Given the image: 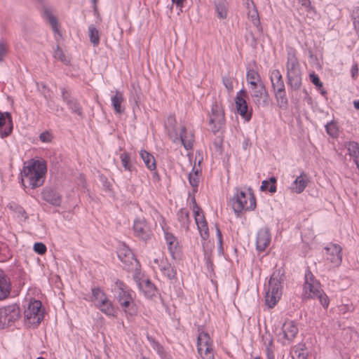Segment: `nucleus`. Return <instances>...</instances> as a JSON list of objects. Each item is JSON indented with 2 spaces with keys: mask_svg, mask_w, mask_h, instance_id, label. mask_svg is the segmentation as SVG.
<instances>
[{
  "mask_svg": "<svg viewBox=\"0 0 359 359\" xmlns=\"http://www.w3.org/2000/svg\"><path fill=\"white\" fill-rule=\"evenodd\" d=\"M133 231L135 236L143 241H147L151 238V228L143 217H138L134 220Z\"/></svg>",
  "mask_w": 359,
  "mask_h": 359,
  "instance_id": "nucleus-13",
  "label": "nucleus"
},
{
  "mask_svg": "<svg viewBox=\"0 0 359 359\" xmlns=\"http://www.w3.org/2000/svg\"><path fill=\"white\" fill-rule=\"evenodd\" d=\"M231 203L233 210L238 216L243 211H252L256 208V198L250 188L245 190L236 189Z\"/></svg>",
  "mask_w": 359,
  "mask_h": 359,
  "instance_id": "nucleus-4",
  "label": "nucleus"
},
{
  "mask_svg": "<svg viewBox=\"0 0 359 359\" xmlns=\"http://www.w3.org/2000/svg\"><path fill=\"white\" fill-rule=\"evenodd\" d=\"M352 20L354 29L359 35V8L353 11Z\"/></svg>",
  "mask_w": 359,
  "mask_h": 359,
  "instance_id": "nucleus-49",
  "label": "nucleus"
},
{
  "mask_svg": "<svg viewBox=\"0 0 359 359\" xmlns=\"http://www.w3.org/2000/svg\"><path fill=\"white\" fill-rule=\"evenodd\" d=\"M224 114L222 105L215 102L212 104L210 114L209 125L211 130L215 133L224 126Z\"/></svg>",
  "mask_w": 359,
  "mask_h": 359,
  "instance_id": "nucleus-10",
  "label": "nucleus"
},
{
  "mask_svg": "<svg viewBox=\"0 0 359 359\" xmlns=\"http://www.w3.org/2000/svg\"><path fill=\"white\" fill-rule=\"evenodd\" d=\"M286 72L287 84L293 90H298L302 85V72L295 51L293 49L287 51Z\"/></svg>",
  "mask_w": 359,
  "mask_h": 359,
  "instance_id": "nucleus-5",
  "label": "nucleus"
},
{
  "mask_svg": "<svg viewBox=\"0 0 359 359\" xmlns=\"http://www.w3.org/2000/svg\"><path fill=\"white\" fill-rule=\"evenodd\" d=\"M140 155L142 159L145 166L151 171L155 170L156 168V160L154 156L144 149L140 151Z\"/></svg>",
  "mask_w": 359,
  "mask_h": 359,
  "instance_id": "nucleus-29",
  "label": "nucleus"
},
{
  "mask_svg": "<svg viewBox=\"0 0 359 359\" xmlns=\"http://www.w3.org/2000/svg\"><path fill=\"white\" fill-rule=\"evenodd\" d=\"M298 332V328L293 321H286L278 334V340L283 344H287L293 340Z\"/></svg>",
  "mask_w": 359,
  "mask_h": 359,
  "instance_id": "nucleus-14",
  "label": "nucleus"
},
{
  "mask_svg": "<svg viewBox=\"0 0 359 359\" xmlns=\"http://www.w3.org/2000/svg\"><path fill=\"white\" fill-rule=\"evenodd\" d=\"M348 155L353 158L355 163L359 161V144L355 142H349L346 144Z\"/></svg>",
  "mask_w": 359,
  "mask_h": 359,
  "instance_id": "nucleus-36",
  "label": "nucleus"
},
{
  "mask_svg": "<svg viewBox=\"0 0 359 359\" xmlns=\"http://www.w3.org/2000/svg\"><path fill=\"white\" fill-rule=\"evenodd\" d=\"M111 93L113 95L111 97V103L112 107L116 114H121L125 111V97L123 93L116 90L115 91H112Z\"/></svg>",
  "mask_w": 359,
  "mask_h": 359,
  "instance_id": "nucleus-18",
  "label": "nucleus"
},
{
  "mask_svg": "<svg viewBox=\"0 0 359 359\" xmlns=\"http://www.w3.org/2000/svg\"><path fill=\"white\" fill-rule=\"evenodd\" d=\"M25 323L29 327L37 326L43 318V311L41 309L40 301H31L24 311Z\"/></svg>",
  "mask_w": 359,
  "mask_h": 359,
  "instance_id": "nucleus-7",
  "label": "nucleus"
},
{
  "mask_svg": "<svg viewBox=\"0 0 359 359\" xmlns=\"http://www.w3.org/2000/svg\"><path fill=\"white\" fill-rule=\"evenodd\" d=\"M271 233L268 228L261 229L257 234L256 239V248L259 252H263L269 245L271 243Z\"/></svg>",
  "mask_w": 359,
  "mask_h": 359,
  "instance_id": "nucleus-17",
  "label": "nucleus"
},
{
  "mask_svg": "<svg viewBox=\"0 0 359 359\" xmlns=\"http://www.w3.org/2000/svg\"><path fill=\"white\" fill-rule=\"evenodd\" d=\"M118 256L123 262H130L131 264L138 265V261L134 258L133 254L128 248L120 249L118 252Z\"/></svg>",
  "mask_w": 359,
  "mask_h": 359,
  "instance_id": "nucleus-32",
  "label": "nucleus"
},
{
  "mask_svg": "<svg viewBox=\"0 0 359 359\" xmlns=\"http://www.w3.org/2000/svg\"><path fill=\"white\" fill-rule=\"evenodd\" d=\"M222 81L223 84L228 90L231 91L233 90V83L229 78L224 77Z\"/></svg>",
  "mask_w": 359,
  "mask_h": 359,
  "instance_id": "nucleus-56",
  "label": "nucleus"
},
{
  "mask_svg": "<svg viewBox=\"0 0 359 359\" xmlns=\"http://www.w3.org/2000/svg\"><path fill=\"white\" fill-rule=\"evenodd\" d=\"M246 91L244 89L239 90L235 97V105L238 114L246 121H249L252 117V112L248 110V106L245 100Z\"/></svg>",
  "mask_w": 359,
  "mask_h": 359,
  "instance_id": "nucleus-12",
  "label": "nucleus"
},
{
  "mask_svg": "<svg viewBox=\"0 0 359 359\" xmlns=\"http://www.w3.org/2000/svg\"><path fill=\"white\" fill-rule=\"evenodd\" d=\"M244 4L248 19L258 29H261L259 16L255 3L252 0H245Z\"/></svg>",
  "mask_w": 359,
  "mask_h": 359,
  "instance_id": "nucleus-19",
  "label": "nucleus"
},
{
  "mask_svg": "<svg viewBox=\"0 0 359 359\" xmlns=\"http://www.w3.org/2000/svg\"><path fill=\"white\" fill-rule=\"evenodd\" d=\"M147 339L150 344V346L152 347V348L157 352L158 355L162 359H165L166 358V353L164 351L163 347L157 341H156L153 337L147 336Z\"/></svg>",
  "mask_w": 359,
  "mask_h": 359,
  "instance_id": "nucleus-41",
  "label": "nucleus"
},
{
  "mask_svg": "<svg viewBox=\"0 0 359 359\" xmlns=\"http://www.w3.org/2000/svg\"><path fill=\"white\" fill-rule=\"evenodd\" d=\"M351 72L353 78H355L358 75V68L357 64L352 65Z\"/></svg>",
  "mask_w": 359,
  "mask_h": 359,
  "instance_id": "nucleus-59",
  "label": "nucleus"
},
{
  "mask_svg": "<svg viewBox=\"0 0 359 359\" xmlns=\"http://www.w3.org/2000/svg\"><path fill=\"white\" fill-rule=\"evenodd\" d=\"M264 344L266 346V347H269L271 348V346H272L273 344V340L271 337L269 338H265L264 339Z\"/></svg>",
  "mask_w": 359,
  "mask_h": 359,
  "instance_id": "nucleus-62",
  "label": "nucleus"
},
{
  "mask_svg": "<svg viewBox=\"0 0 359 359\" xmlns=\"http://www.w3.org/2000/svg\"><path fill=\"white\" fill-rule=\"evenodd\" d=\"M303 296L307 299H318L324 308H327L329 306V299L322 290L320 282L309 271L305 273Z\"/></svg>",
  "mask_w": 359,
  "mask_h": 359,
  "instance_id": "nucleus-3",
  "label": "nucleus"
},
{
  "mask_svg": "<svg viewBox=\"0 0 359 359\" xmlns=\"http://www.w3.org/2000/svg\"><path fill=\"white\" fill-rule=\"evenodd\" d=\"M201 160H198V165L194 164L191 171L189 175V181L191 186L197 188L200 182V174L201 172Z\"/></svg>",
  "mask_w": 359,
  "mask_h": 359,
  "instance_id": "nucleus-27",
  "label": "nucleus"
},
{
  "mask_svg": "<svg viewBox=\"0 0 359 359\" xmlns=\"http://www.w3.org/2000/svg\"><path fill=\"white\" fill-rule=\"evenodd\" d=\"M7 53V47L4 43H0V61L4 60Z\"/></svg>",
  "mask_w": 359,
  "mask_h": 359,
  "instance_id": "nucleus-57",
  "label": "nucleus"
},
{
  "mask_svg": "<svg viewBox=\"0 0 359 359\" xmlns=\"http://www.w3.org/2000/svg\"><path fill=\"white\" fill-rule=\"evenodd\" d=\"M11 290L9 278L0 269V300L7 298Z\"/></svg>",
  "mask_w": 359,
  "mask_h": 359,
  "instance_id": "nucleus-22",
  "label": "nucleus"
},
{
  "mask_svg": "<svg viewBox=\"0 0 359 359\" xmlns=\"http://www.w3.org/2000/svg\"><path fill=\"white\" fill-rule=\"evenodd\" d=\"M250 93L253 103L258 108L265 107L269 105L270 97L264 84L250 88Z\"/></svg>",
  "mask_w": 359,
  "mask_h": 359,
  "instance_id": "nucleus-11",
  "label": "nucleus"
},
{
  "mask_svg": "<svg viewBox=\"0 0 359 359\" xmlns=\"http://www.w3.org/2000/svg\"><path fill=\"white\" fill-rule=\"evenodd\" d=\"M165 260L166 259L164 258V257L162 255H159L158 257L154 259L153 268L154 269L160 270V266L163 264L162 263H163Z\"/></svg>",
  "mask_w": 359,
  "mask_h": 359,
  "instance_id": "nucleus-54",
  "label": "nucleus"
},
{
  "mask_svg": "<svg viewBox=\"0 0 359 359\" xmlns=\"http://www.w3.org/2000/svg\"><path fill=\"white\" fill-rule=\"evenodd\" d=\"M10 208L18 215V217L23 219H26L27 218V215L22 207L15 204H10Z\"/></svg>",
  "mask_w": 359,
  "mask_h": 359,
  "instance_id": "nucleus-48",
  "label": "nucleus"
},
{
  "mask_svg": "<svg viewBox=\"0 0 359 359\" xmlns=\"http://www.w3.org/2000/svg\"><path fill=\"white\" fill-rule=\"evenodd\" d=\"M53 135L48 131L42 133L39 135V140L44 143H49L52 141Z\"/></svg>",
  "mask_w": 359,
  "mask_h": 359,
  "instance_id": "nucleus-52",
  "label": "nucleus"
},
{
  "mask_svg": "<svg viewBox=\"0 0 359 359\" xmlns=\"http://www.w3.org/2000/svg\"><path fill=\"white\" fill-rule=\"evenodd\" d=\"M278 106L281 109H285L287 105V98L285 88L273 90Z\"/></svg>",
  "mask_w": 359,
  "mask_h": 359,
  "instance_id": "nucleus-35",
  "label": "nucleus"
},
{
  "mask_svg": "<svg viewBox=\"0 0 359 359\" xmlns=\"http://www.w3.org/2000/svg\"><path fill=\"white\" fill-rule=\"evenodd\" d=\"M276 179L274 177H271L269 181L264 180L262 182L261 189L262 191L269 190L271 193H275L276 191Z\"/></svg>",
  "mask_w": 359,
  "mask_h": 359,
  "instance_id": "nucleus-43",
  "label": "nucleus"
},
{
  "mask_svg": "<svg viewBox=\"0 0 359 359\" xmlns=\"http://www.w3.org/2000/svg\"><path fill=\"white\" fill-rule=\"evenodd\" d=\"M216 233H217V241H218V243H219V248H222V233H221L220 230L217 227L216 229Z\"/></svg>",
  "mask_w": 359,
  "mask_h": 359,
  "instance_id": "nucleus-60",
  "label": "nucleus"
},
{
  "mask_svg": "<svg viewBox=\"0 0 359 359\" xmlns=\"http://www.w3.org/2000/svg\"><path fill=\"white\" fill-rule=\"evenodd\" d=\"M107 299V295L100 288L95 287L92 289V301L96 306L101 303L103 304Z\"/></svg>",
  "mask_w": 359,
  "mask_h": 359,
  "instance_id": "nucleus-37",
  "label": "nucleus"
},
{
  "mask_svg": "<svg viewBox=\"0 0 359 359\" xmlns=\"http://www.w3.org/2000/svg\"><path fill=\"white\" fill-rule=\"evenodd\" d=\"M162 264H163L160 266L159 271H161L163 274L168 277V278H174L176 275V271L174 270L171 264L168 263L167 259Z\"/></svg>",
  "mask_w": 359,
  "mask_h": 359,
  "instance_id": "nucleus-40",
  "label": "nucleus"
},
{
  "mask_svg": "<svg viewBox=\"0 0 359 359\" xmlns=\"http://www.w3.org/2000/svg\"><path fill=\"white\" fill-rule=\"evenodd\" d=\"M53 57L65 64L69 62V59L65 56L62 50L58 46L54 50Z\"/></svg>",
  "mask_w": 359,
  "mask_h": 359,
  "instance_id": "nucleus-46",
  "label": "nucleus"
},
{
  "mask_svg": "<svg viewBox=\"0 0 359 359\" xmlns=\"http://www.w3.org/2000/svg\"><path fill=\"white\" fill-rule=\"evenodd\" d=\"M266 356H267L268 359H275L273 351L271 350V348L266 347Z\"/></svg>",
  "mask_w": 359,
  "mask_h": 359,
  "instance_id": "nucleus-61",
  "label": "nucleus"
},
{
  "mask_svg": "<svg viewBox=\"0 0 359 359\" xmlns=\"http://www.w3.org/2000/svg\"><path fill=\"white\" fill-rule=\"evenodd\" d=\"M177 218L182 227L188 229L191 222L188 211L186 209H180L177 212Z\"/></svg>",
  "mask_w": 359,
  "mask_h": 359,
  "instance_id": "nucleus-39",
  "label": "nucleus"
},
{
  "mask_svg": "<svg viewBox=\"0 0 359 359\" xmlns=\"http://www.w3.org/2000/svg\"><path fill=\"white\" fill-rule=\"evenodd\" d=\"M34 250L39 254L43 255L46 252V246L43 243H36L33 247Z\"/></svg>",
  "mask_w": 359,
  "mask_h": 359,
  "instance_id": "nucleus-51",
  "label": "nucleus"
},
{
  "mask_svg": "<svg viewBox=\"0 0 359 359\" xmlns=\"http://www.w3.org/2000/svg\"><path fill=\"white\" fill-rule=\"evenodd\" d=\"M170 137L174 142H180L187 149H191L194 141V135L191 131H187L184 126H181L180 135L177 133H170Z\"/></svg>",
  "mask_w": 359,
  "mask_h": 359,
  "instance_id": "nucleus-15",
  "label": "nucleus"
},
{
  "mask_svg": "<svg viewBox=\"0 0 359 359\" xmlns=\"http://www.w3.org/2000/svg\"><path fill=\"white\" fill-rule=\"evenodd\" d=\"M115 298L127 316L137 314L138 308L135 302L134 293L122 282L116 283Z\"/></svg>",
  "mask_w": 359,
  "mask_h": 359,
  "instance_id": "nucleus-2",
  "label": "nucleus"
},
{
  "mask_svg": "<svg viewBox=\"0 0 359 359\" xmlns=\"http://www.w3.org/2000/svg\"><path fill=\"white\" fill-rule=\"evenodd\" d=\"M198 231L203 240H206L209 237V230L206 220L196 224Z\"/></svg>",
  "mask_w": 359,
  "mask_h": 359,
  "instance_id": "nucleus-45",
  "label": "nucleus"
},
{
  "mask_svg": "<svg viewBox=\"0 0 359 359\" xmlns=\"http://www.w3.org/2000/svg\"><path fill=\"white\" fill-rule=\"evenodd\" d=\"M197 350L202 359H215L212 340L207 332H201L198 334Z\"/></svg>",
  "mask_w": 359,
  "mask_h": 359,
  "instance_id": "nucleus-9",
  "label": "nucleus"
},
{
  "mask_svg": "<svg viewBox=\"0 0 359 359\" xmlns=\"http://www.w3.org/2000/svg\"><path fill=\"white\" fill-rule=\"evenodd\" d=\"M12 128L11 114L8 112L0 111V136L1 137L8 136L11 133Z\"/></svg>",
  "mask_w": 359,
  "mask_h": 359,
  "instance_id": "nucleus-21",
  "label": "nucleus"
},
{
  "mask_svg": "<svg viewBox=\"0 0 359 359\" xmlns=\"http://www.w3.org/2000/svg\"><path fill=\"white\" fill-rule=\"evenodd\" d=\"M311 82L318 88H321L323 86L322 82L317 74L315 73L310 74L309 75Z\"/></svg>",
  "mask_w": 359,
  "mask_h": 359,
  "instance_id": "nucleus-53",
  "label": "nucleus"
},
{
  "mask_svg": "<svg viewBox=\"0 0 359 359\" xmlns=\"http://www.w3.org/2000/svg\"><path fill=\"white\" fill-rule=\"evenodd\" d=\"M325 129H326L327 133L330 135L334 136L337 135V130H336V127L334 123H327L325 126Z\"/></svg>",
  "mask_w": 359,
  "mask_h": 359,
  "instance_id": "nucleus-55",
  "label": "nucleus"
},
{
  "mask_svg": "<svg viewBox=\"0 0 359 359\" xmlns=\"http://www.w3.org/2000/svg\"><path fill=\"white\" fill-rule=\"evenodd\" d=\"M42 17L50 25L54 33L60 34L57 19L50 9H45L42 13Z\"/></svg>",
  "mask_w": 359,
  "mask_h": 359,
  "instance_id": "nucleus-28",
  "label": "nucleus"
},
{
  "mask_svg": "<svg viewBox=\"0 0 359 359\" xmlns=\"http://www.w3.org/2000/svg\"><path fill=\"white\" fill-rule=\"evenodd\" d=\"M43 200L55 206H60L62 202L61 196L52 189H46L42 192Z\"/></svg>",
  "mask_w": 359,
  "mask_h": 359,
  "instance_id": "nucleus-24",
  "label": "nucleus"
},
{
  "mask_svg": "<svg viewBox=\"0 0 359 359\" xmlns=\"http://www.w3.org/2000/svg\"><path fill=\"white\" fill-rule=\"evenodd\" d=\"M132 265L134 266L135 267V270L133 274V278L136 282L137 285H138L140 282H141L143 279L146 278L143 277V275L142 274L140 270L138 269L139 264L137 266H135V264Z\"/></svg>",
  "mask_w": 359,
  "mask_h": 359,
  "instance_id": "nucleus-50",
  "label": "nucleus"
},
{
  "mask_svg": "<svg viewBox=\"0 0 359 359\" xmlns=\"http://www.w3.org/2000/svg\"><path fill=\"white\" fill-rule=\"evenodd\" d=\"M353 104L354 107L356 109L359 110V100H353Z\"/></svg>",
  "mask_w": 359,
  "mask_h": 359,
  "instance_id": "nucleus-64",
  "label": "nucleus"
},
{
  "mask_svg": "<svg viewBox=\"0 0 359 359\" xmlns=\"http://www.w3.org/2000/svg\"><path fill=\"white\" fill-rule=\"evenodd\" d=\"M47 171L46 162L43 160H30L21 172V181L24 187L34 189L41 187Z\"/></svg>",
  "mask_w": 359,
  "mask_h": 359,
  "instance_id": "nucleus-1",
  "label": "nucleus"
},
{
  "mask_svg": "<svg viewBox=\"0 0 359 359\" xmlns=\"http://www.w3.org/2000/svg\"><path fill=\"white\" fill-rule=\"evenodd\" d=\"M282 288L279 275L273 273L270 278L265 295V302L269 308L274 307L278 302L282 295Z\"/></svg>",
  "mask_w": 359,
  "mask_h": 359,
  "instance_id": "nucleus-6",
  "label": "nucleus"
},
{
  "mask_svg": "<svg viewBox=\"0 0 359 359\" xmlns=\"http://www.w3.org/2000/svg\"><path fill=\"white\" fill-rule=\"evenodd\" d=\"M217 15L219 19H226L228 15V3L226 0H215Z\"/></svg>",
  "mask_w": 359,
  "mask_h": 359,
  "instance_id": "nucleus-30",
  "label": "nucleus"
},
{
  "mask_svg": "<svg viewBox=\"0 0 359 359\" xmlns=\"http://www.w3.org/2000/svg\"><path fill=\"white\" fill-rule=\"evenodd\" d=\"M172 4H175L177 7L182 8L184 1L185 0H171Z\"/></svg>",
  "mask_w": 359,
  "mask_h": 359,
  "instance_id": "nucleus-63",
  "label": "nucleus"
},
{
  "mask_svg": "<svg viewBox=\"0 0 359 359\" xmlns=\"http://www.w3.org/2000/svg\"><path fill=\"white\" fill-rule=\"evenodd\" d=\"M327 252V260L329 261L333 266H338L341 264L342 260L341 248L337 244H330L325 248Z\"/></svg>",
  "mask_w": 359,
  "mask_h": 359,
  "instance_id": "nucleus-16",
  "label": "nucleus"
},
{
  "mask_svg": "<svg viewBox=\"0 0 359 359\" xmlns=\"http://www.w3.org/2000/svg\"><path fill=\"white\" fill-rule=\"evenodd\" d=\"M137 286L138 288L144 294L146 297L151 298L155 295L156 287L149 279H143L139 283Z\"/></svg>",
  "mask_w": 359,
  "mask_h": 359,
  "instance_id": "nucleus-26",
  "label": "nucleus"
},
{
  "mask_svg": "<svg viewBox=\"0 0 359 359\" xmlns=\"http://www.w3.org/2000/svg\"><path fill=\"white\" fill-rule=\"evenodd\" d=\"M193 212H194L196 224H198V222H201L205 219L203 212L201 210L200 208L196 203H194V205L193 206Z\"/></svg>",
  "mask_w": 359,
  "mask_h": 359,
  "instance_id": "nucleus-47",
  "label": "nucleus"
},
{
  "mask_svg": "<svg viewBox=\"0 0 359 359\" xmlns=\"http://www.w3.org/2000/svg\"><path fill=\"white\" fill-rule=\"evenodd\" d=\"M309 183V180L306 174L302 172L297 178L292 182L289 187V189L292 193L301 194L302 193Z\"/></svg>",
  "mask_w": 359,
  "mask_h": 359,
  "instance_id": "nucleus-20",
  "label": "nucleus"
},
{
  "mask_svg": "<svg viewBox=\"0 0 359 359\" xmlns=\"http://www.w3.org/2000/svg\"><path fill=\"white\" fill-rule=\"evenodd\" d=\"M299 3L307 9H311V2L309 0H299Z\"/></svg>",
  "mask_w": 359,
  "mask_h": 359,
  "instance_id": "nucleus-58",
  "label": "nucleus"
},
{
  "mask_svg": "<svg viewBox=\"0 0 359 359\" xmlns=\"http://www.w3.org/2000/svg\"><path fill=\"white\" fill-rule=\"evenodd\" d=\"M121 164L126 171L132 172L135 167L131 163L130 155L128 152H123L120 154Z\"/></svg>",
  "mask_w": 359,
  "mask_h": 359,
  "instance_id": "nucleus-38",
  "label": "nucleus"
},
{
  "mask_svg": "<svg viewBox=\"0 0 359 359\" xmlns=\"http://www.w3.org/2000/svg\"><path fill=\"white\" fill-rule=\"evenodd\" d=\"M270 80L273 90L285 88L283 76L278 69H273L270 72Z\"/></svg>",
  "mask_w": 359,
  "mask_h": 359,
  "instance_id": "nucleus-25",
  "label": "nucleus"
},
{
  "mask_svg": "<svg viewBox=\"0 0 359 359\" xmlns=\"http://www.w3.org/2000/svg\"><path fill=\"white\" fill-rule=\"evenodd\" d=\"M293 359H307L308 351L304 344H298L294 351Z\"/></svg>",
  "mask_w": 359,
  "mask_h": 359,
  "instance_id": "nucleus-42",
  "label": "nucleus"
},
{
  "mask_svg": "<svg viewBox=\"0 0 359 359\" xmlns=\"http://www.w3.org/2000/svg\"><path fill=\"white\" fill-rule=\"evenodd\" d=\"M20 307L16 304H11L0 308V329L11 326L20 317Z\"/></svg>",
  "mask_w": 359,
  "mask_h": 359,
  "instance_id": "nucleus-8",
  "label": "nucleus"
},
{
  "mask_svg": "<svg viewBox=\"0 0 359 359\" xmlns=\"http://www.w3.org/2000/svg\"><path fill=\"white\" fill-rule=\"evenodd\" d=\"M96 307L108 316L114 317L117 313L116 309L109 299L104 301L103 304H98Z\"/></svg>",
  "mask_w": 359,
  "mask_h": 359,
  "instance_id": "nucleus-34",
  "label": "nucleus"
},
{
  "mask_svg": "<svg viewBox=\"0 0 359 359\" xmlns=\"http://www.w3.org/2000/svg\"><path fill=\"white\" fill-rule=\"evenodd\" d=\"M165 239L170 254L174 257V255L178 250V242L177 238L173 236V234L165 232Z\"/></svg>",
  "mask_w": 359,
  "mask_h": 359,
  "instance_id": "nucleus-33",
  "label": "nucleus"
},
{
  "mask_svg": "<svg viewBox=\"0 0 359 359\" xmlns=\"http://www.w3.org/2000/svg\"><path fill=\"white\" fill-rule=\"evenodd\" d=\"M246 78L248 83L250 85V88L258 86L260 84H264L261 80L259 73L254 69H248Z\"/></svg>",
  "mask_w": 359,
  "mask_h": 359,
  "instance_id": "nucleus-31",
  "label": "nucleus"
},
{
  "mask_svg": "<svg viewBox=\"0 0 359 359\" xmlns=\"http://www.w3.org/2000/svg\"><path fill=\"white\" fill-rule=\"evenodd\" d=\"M62 100L65 102L69 110L74 114L79 116H83V110L79 102L72 97H70L69 95L65 94V90H62Z\"/></svg>",
  "mask_w": 359,
  "mask_h": 359,
  "instance_id": "nucleus-23",
  "label": "nucleus"
},
{
  "mask_svg": "<svg viewBox=\"0 0 359 359\" xmlns=\"http://www.w3.org/2000/svg\"><path fill=\"white\" fill-rule=\"evenodd\" d=\"M90 41L94 46L98 45L100 42L99 31L93 26L90 25L88 27Z\"/></svg>",
  "mask_w": 359,
  "mask_h": 359,
  "instance_id": "nucleus-44",
  "label": "nucleus"
}]
</instances>
